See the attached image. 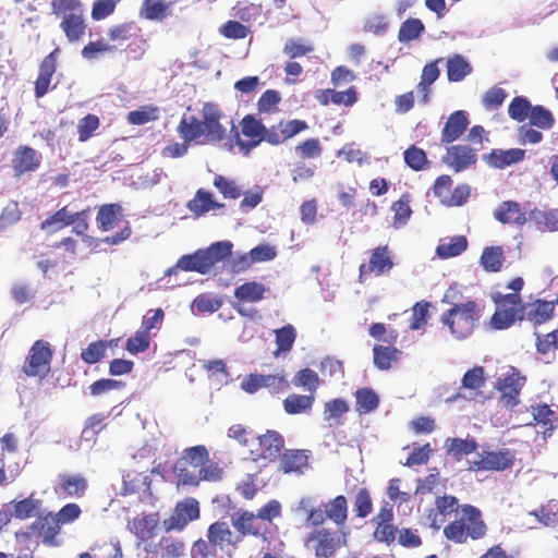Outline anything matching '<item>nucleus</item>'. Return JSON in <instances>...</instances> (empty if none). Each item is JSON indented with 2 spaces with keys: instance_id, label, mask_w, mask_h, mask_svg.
<instances>
[{
  "instance_id": "nucleus-61",
  "label": "nucleus",
  "mask_w": 558,
  "mask_h": 558,
  "mask_svg": "<svg viewBox=\"0 0 558 558\" xmlns=\"http://www.w3.org/2000/svg\"><path fill=\"white\" fill-rule=\"evenodd\" d=\"M281 101V96L276 89L265 90L257 101L258 113L272 114L278 111V105Z\"/></svg>"
},
{
  "instance_id": "nucleus-32",
  "label": "nucleus",
  "mask_w": 558,
  "mask_h": 558,
  "mask_svg": "<svg viewBox=\"0 0 558 558\" xmlns=\"http://www.w3.org/2000/svg\"><path fill=\"white\" fill-rule=\"evenodd\" d=\"M123 209L118 203L101 205L96 216V225L100 232L113 230L122 220Z\"/></svg>"
},
{
  "instance_id": "nucleus-23",
  "label": "nucleus",
  "mask_w": 558,
  "mask_h": 558,
  "mask_svg": "<svg viewBox=\"0 0 558 558\" xmlns=\"http://www.w3.org/2000/svg\"><path fill=\"white\" fill-rule=\"evenodd\" d=\"M310 454L305 449H284L277 459L278 471L283 474H303L310 468Z\"/></svg>"
},
{
  "instance_id": "nucleus-21",
  "label": "nucleus",
  "mask_w": 558,
  "mask_h": 558,
  "mask_svg": "<svg viewBox=\"0 0 558 558\" xmlns=\"http://www.w3.org/2000/svg\"><path fill=\"white\" fill-rule=\"evenodd\" d=\"M476 151L468 145H452L447 148L442 162L454 172H461L476 163Z\"/></svg>"
},
{
  "instance_id": "nucleus-34",
  "label": "nucleus",
  "mask_w": 558,
  "mask_h": 558,
  "mask_svg": "<svg viewBox=\"0 0 558 558\" xmlns=\"http://www.w3.org/2000/svg\"><path fill=\"white\" fill-rule=\"evenodd\" d=\"M87 488L88 481L80 473L59 475V489L68 497L82 498L85 496Z\"/></svg>"
},
{
  "instance_id": "nucleus-63",
  "label": "nucleus",
  "mask_w": 558,
  "mask_h": 558,
  "mask_svg": "<svg viewBox=\"0 0 558 558\" xmlns=\"http://www.w3.org/2000/svg\"><path fill=\"white\" fill-rule=\"evenodd\" d=\"M354 512L357 518H366L373 511V500L367 488L362 487L357 490L354 500Z\"/></svg>"
},
{
  "instance_id": "nucleus-55",
  "label": "nucleus",
  "mask_w": 558,
  "mask_h": 558,
  "mask_svg": "<svg viewBox=\"0 0 558 558\" xmlns=\"http://www.w3.org/2000/svg\"><path fill=\"white\" fill-rule=\"evenodd\" d=\"M213 185L223 196L225 199H238L243 194L242 189L233 179L217 174L214 178Z\"/></svg>"
},
{
  "instance_id": "nucleus-35",
  "label": "nucleus",
  "mask_w": 558,
  "mask_h": 558,
  "mask_svg": "<svg viewBox=\"0 0 558 558\" xmlns=\"http://www.w3.org/2000/svg\"><path fill=\"white\" fill-rule=\"evenodd\" d=\"M525 157V151L521 148H510L507 150L493 149L484 157L486 162L494 168L504 169L511 165L522 161Z\"/></svg>"
},
{
  "instance_id": "nucleus-8",
  "label": "nucleus",
  "mask_w": 558,
  "mask_h": 558,
  "mask_svg": "<svg viewBox=\"0 0 558 558\" xmlns=\"http://www.w3.org/2000/svg\"><path fill=\"white\" fill-rule=\"evenodd\" d=\"M526 377L515 367L496 380L495 388L499 392V403L507 410H513L520 404V395L525 386Z\"/></svg>"
},
{
  "instance_id": "nucleus-26",
  "label": "nucleus",
  "mask_w": 558,
  "mask_h": 558,
  "mask_svg": "<svg viewBox=\"0 0 558 558\" xmlns=\"http://www.w3.org/2000/svg\"><path fill=\"white\" fill-rule=\"evenodd\" d=\"M159 525L160 515L158 512H153L134 517L129 521L128 527L141 543L146 544L157 534Z\"/></svg>"
},
{
  "instance_id": "nucleus-30",
  "label": "nucleus",
  "mask_w": 558,
  "mask_h": 558,
  "mask_svg": "<svg viewBox=\"0 0 558 558\" xmlns=\"http://www.w3.org/2000/svg\"><path fill=\"white\" fill-rule=\"evenodd\" d=\"M186 208L195 218L205 216L209 210H220L225 204L215 199L213 193L205 189H198L193 198L186 204Z\"/></svg>"
},
{
  "instance_id": "nucleus-25",
  "label": "nucleus",
  "mask_w": 558,
  "mask_h": 558,
  "mask_svg": "<svg viewBox=\"0 0 558 558\" xmlns=\"http://www.w3.org/2000/svg\"><path fill=\"white\" fill-rule=\"evenodd\" d=\"M41 163V155L27 145L19 146L12 157V169L15 177L36 171Z\"/></svg>"
},
{
  "instance_id": "nucleus-1",
  "label": "nucleus",
  "mask_w": 558,
  "mask_h": 558,
  "mask_svg": "<svg viewBox=\"0 0 558 558\" xmlns=\"http://www.w3.org/2000/svg\"><path fill=\"white\" fill-rule=\"evenodd\" d=\"M459 294L457 284L450 286L445 292L442 302L450 304L451 307L441 314L440 323L448 328L454 339L463 340L478 327L482 311L475 301L458 302Z\"/></svg>"
},
{
  "instance_id": "nucleus-15",
  "label": "nucleus",
  "mask_w": 558,
  "mask_h": 558,
  "mask_svg": "<svg viewBox=\"0 0 558 558\" xmlns=\"http://www.w3.org/2000/svg\"><path fill=\"white\" fill-rule=\"evenodd\" d=\"M206 537L210 538L221 551L227 550L229 554L235 551L242 543L241 534L235 530L232 531L229 523L223 520L211 523L207 529Z\"/></svg>"
},
{
  "instance_id": "nucleus-7",
  "label": "nucleus",
  "mask_w": 558,
  "mask_h": 558,
  "mask_svg": "<svg viewBox=\"0 0 558 558\" xmlns=\"http://www.w3.org/2000/svg\"><path fill=\"white\" fill-rule=\"evenodd\" d=\"M142 28L134 21L113 24L107 29L110 45L114 46V52L124 46L123 50L143 56L146 40L142 37Z\"/></svg>"
},
{
  "instance_id": "nucleus-17",
  "label": "nucleus",
  "mask_w": 558,
  "mask_h": 558,
  "mask_svg": "<svg viewBox=\"0 0 558 558\" xmlns=\"http://www.w3.org/2000/svg\"><path fill=\"white\" fill-rule=\"evenodd\" d=\"M268 288L257 281H248L240 284L234 289L235 302L232 304L233 308L242 316H251L247 314L245 304L257 303L265 299Z\"/></svg>"
},
{
  "instance_id": "nucleus-11",
  "label": "nucleus",
  "mask_w": 558,
  "mask_h": 558,
  "mask_svg": "<svg viewBox=\"0 0 558 558\" xmlns=\"http://www.w3.org/2000/svg\"><path fill=\"white\" fill-rule=\"evenodd\" d=\"M231 131L235 133V143L244 154H248L253 148L258 146L262 142H267V134L269 128H266L262 121L257 120L253 114H246L241 120V132L248 138V141H242L240 138L236 126L232 124Z\"/></svg>"
},
{
  "instance_id": "nucleus-14",
  "label": "nucleus",
  "mask_w": 558,
  "mask_h": 558,
  "mask_svg": "<svg viewBox=\"0 0 558 558\" xmlns=\"http://www.w3.org/2000/svg\"><path fill=\"white\" fill-rule=\"evenodd\" d=\"M514 453L509 449L484 451L478 460L469 462V471H504L512 468Z\"/></svg>"
},
{
  "instance_id": "nucleus-59",
  "label": "nucleus",
  "mask_w": 558,
  "mask_h": 558,
  "mask_svg": "<svg viewBox=\"0 0 558 558\" xmlns=\"http://www.w3.org/2000/svg\"><path fill=\"white\" fill-rule=\"evenodd\" d=\"M219 550L210 538H198L191 547V558H221Z\"/></svg>"
},
{
  "instance_id": "nucleus-53",
  "label": "nucleus",
  "mask_w": 558,
  "mask_h": 558,
  "mask_svg": "<svg viewBox=\"0 0 558 558\" xmlns=\"http://www.w3.org/2000/svg\"><path fill=\"white\" fill-rule=\"evenodd\" d=\"M425 31V26L420 19L410 17L405 20L399 28L398 40L408 44L417 39Z\"/></svg>"
},
{
  "instance_id": "nucleus-49",
  "label": "nucleus",
  "mask_w": 558,
  "mask_h": 558,
  "mask_svg": "<svg viewBox=\"0 0 558 558\" xmlns=\"http://www.w3.org/2000/svg\"><path fill=\"white\" fill-rule=\"evenodd\" d=\"M277 252L276 248L268 244H260L256 247L252 248L248 255H243L239 263L242 264V268L250 267L253 263L256 262H267L271 260L276 257Z\"/></svg>"
},
{
  "instance_id": "nucleus-31",
  "label": "nucleus",
  "mask_w": 558,
  "mask_h": 558,
  "mask_svg": "<svg viewBox=\"0 0 558 558\" xmlns=\"http://www.w3.org/2000/svg\"><path fill=\"white\" fill-rule=\"evenodd\" d=\"M151 478L143 472L130 471L123 475L122 487L120 494L130 496L135 494L150 495Z\"/></svg>"
},
{
  "instance_id": "nucleus-56",
  "label": "nucleus",
  "mask_w": 558,
  "mask_h": 558,
  "mask_svg": "<svg viewBox=\"0 0 558 558\" xmlns=\"http://www.w3.org/2000/svg\"><path fill=\"white\" fill-rule=\"evenodd\" d=\"M282 51L290 60H295L312 53L314 51V46L312 43L305 41L301 38H289L284 43Z\"/></svg>"
},
{
  "instance_id": "nucleus-42",
  "label": "nucleus",
  "mask_w": 558,
  "mask_h": 558,
  "mask_svg": "<svg viewBox=\"0 0 558 558\" xmlns=\"http://www.w3.org/2000/svg\"><path fill=\"white\" fill-rule=\"evenodd\" d=\"M314 401V395L292 393L283 400V409L286 413L291 415L308 413L313 408Z\"/></svg>"
},
{
  "instance_id": "nucleus-43",
  "label": "nucleus",
  "mask_w": 558,
  "mask_h": 558,
  "mask_svg": "<svg viewBox=\"0 0 558 558\" xmlns=\"http://www.w3.org/2000/svg\"><path fill=\"white\" fill-rule=\"evenodd\" d=\"M72 213L69 211L68 206H64L52 215L48 216L41 223L40 229L48 233L58 232L72 225Z\"/></svg>"
},
{
  "instance_id": "nucleus-54",
  "label": "nucleus",
  "mask_w": 558,
  "mask_h": 558,
  "mask_svg": "<svg viewBox=\"0 0 558 558\" xmlns=\"http://www.w3.org/2000/svg\"><path fill=\"white\" fill-rule=\"evenodd\" d=\"M112 53H116L114 46L110 45L108 40L105 41L102 38L89 41L81 51L82 57L89 61L97 60L105 54Z\"/></svg>"
},
{
  "instance_id": "nucleus-48",
  "label": "nucleus",
  "mask_w": 558,
  "mask_h": 558,
  "mask_svg": "<svg viewBox=\"0 0 558 558\" xmlns=\"http://www.w3.org/2000/svg\"><path fill=\"white\" fill-rule=\"evenodd\" d=\"M472 72L471 64L460 54L447 61V75L450 82H460Z\"/></svg>"
},
{
  "instance_id": "nucleus-50",
  "label": "nucleus",
  "mask_w": 558,
  "mask_h": 558,
  "mask_svg": "<svg viewBox=\"0 0 558 558\" xmlns=\"http://www.w3.org/2000/svg\"><path fill=\"white\" fill-rule=\"evenodd\" d=\"M277 349L275 355L278 356L281 353H288L292 350L296 339V330L288 324L279 329L275 330Z\"/></svg>"
},
{
  "instance_id": "nucleus-36",
  "label": "nucleus",
  "mask_w": 558,
  "mask_h": 558,
  "mask_svg": "<svg viewBox=\"0 0 558 558\" xmlns=\"http://www.w3.org/2000/svg\"><path fill=\"white\" fill-rule=\"evenodd\" d=\"M480 445L474 437L447 438L446 451L454 461H461L464 457L477 451Z\"/></svg>"
},
{
  "instance_id": "nucleus-2",
  "label": "nucleus",
  "mask_w": 558,
  "mask_h": 558,
  "mask_svg": "<svg viewBox=\"0 0 558 558\" xmlns=\"http://www.w3.org/2000/svg\"><path fill=\"white\" fill-rule=\"evenodd\" d=\"M232 247L233 244L230 241H218L206 248H198L192 254H185L178 259L175 265L166 270L165 276L171 277L180 271L207 275L218 263L231 256Z\"/></svg>"
},
{
  "instance_id": "nucleus-9",
  "label": "nucleus",
  "mask_w": 558,
  "mask_h": 558,
  "mask_svg": "<svg viewBox=\"0 0 558 558\" xmlns=\"http://www.w3.org/2000/svg\"><path fill=\"white\" fill-rule=\"evenodd\" d=\"M53 350L46 340H36L29 349L23 372L29 377H46L51 369Z\"/></svg>"
},
{
  "instance_id": "nucleus-10",
  "label": "nucleus",
  "mask_w": 558,
  "mask_h": 558,
  "mask_svg": "<svg viewBox=\"0 0 558 558\" xmlns=\"http://www.w3.org/2000/svg\"><path fill=\"white\" fill-rule=\"evenodd\" d=\"M203 140L207 143H219L227 137V129L221 123L225 117L217 104L205 102L201 110Z\"/></svg>"
},
{
  "instance_id": "nucleus-62",
  "label": "nucleus",
  "mask_w": 558,
  "mask_h": 558,
  "mask_svg": "<svg viewBox=\"0 0 558 558\" xmlns=\"http://www.w3.org/2000/svg\"><path fill=\"white\" fill-rule=\"evenodd\" d=\"M100 120L96 114L88 113L77 123V135L81 143L87 142L99 128Z\"/></svg>"
},
{
  "instance_id": "nucleus-19",
  "label": "nucleus",
  "mask_w": 558,
  "mask_h": 558,
  "mask_svg": "<svg viewBox=\"0 0 558 558\" xmlns=\"http://www.w3.org/2000/svg\"><path fill=\"white\" fill-rule=\"evenodd\" d=\"M241 387L248 393H255L260 388H267L269 392L278 393L289 387V381L284 375L250 374L243 379Z\"/></svg>"
},
{
  "instance_id": "nucleus-40",
  "label": "nucleus",
  "mask_w": 558,
  "mask_h": 558,
  "mask_svg": "<svg viewBox=\"0 0 558 558\" xmlns=\"http://www.w3.org/2000/svg\"><path fill=\"white\" fill-rule=\"evenodd\" d=\"M60 27L70 43L78 41L86 31L83 12L80 11L75 14H65L60 23Z\"/></svg>"
},
{
  "instance_id": "nucleus-22",
  "label": "nucleus",
  "mask_w": 558,
  "mask_h": 558,
  "mask_svg": "<svg viewBox=\"0 0 558 558\" xmlns=\"http://www.w3.org/2000/svg\"><path fill=\"white\" fill-rule=\"evenodd\" d=\"M308 124L304 120H280L278 124L271 125L267 134V143L278 146L294 137L295 135L306 131Z\"/></svg>"
},
{
  "instance_id": "nucleus-52",
  "label": "nucleus",
  "mask_w": 558,
  "mask_h": 558,
  "mask_svg": "<svg viewBox=\"0 0 558 558\" xmlns=\"http://www.w3.org/2000/svg\"><path fill=\"white\" fill-rule=\"evenodd\" d=\"M349 411V404L344 399L337 398L325 403L324 418L330 425L342 423V416Z\"/></svg>"
},
{
  "instance_id": "nucleus-58",
  "label": "nucleus",
  "mask_w": 558,
  "mask_h": 558,
  "mask_svg": "<svg viewBox=\"0 0 558 558\" xmlns=\"http://www.w3.org/2000/svg\"><path fill=\"white\" fill-rule=\"evenodd\" d=\"M532 107L526 97L517 96L509 104L508 114L512 120L522 123L530 117Z\"/></svg>"
},
{
  "instance_id": "nucleus-28",
  "label": "nucleus",
  "mask_w": 558,
  "mask_h": 558,
  "mask_svg": "<svg viewBox=\"0 0 558 558\" xmlns=\"http://www.w3.org/2000/svg\"><path fill=\"white\" fill-rule=\"evenodd\" d=\"M555 302L537 299L524 304L523 319L534 324L543 325L554 317Z\"/></svg>"
},
{
  "instance_id": "nucleus-3",
  "label": "nucleus",
  "mask_w": 558,
  "mask_h": 558,
  "mask_svg": "<svg viewBox=\"0 0 558 558\" xmlns=\"http://www.w3.org/2000/svg\"><path fill=\"white\" fill-rule=\"evenodd\" d=\"M296 510L305 513V520L308 525L320 526L326 521H331L341 530L345 526L349 515L348 500L343 495H338L328 500L323 504V507H314L311 497H302Z\"/></svg>"
},
{
  "instance_id": "nucleus-20",
  "label": "nucleus",
  "mask_w": 558,
  "mask_h": 558,
  "mask_svg": "<svg viewBox=\"0 0 558 558\" xmlns=\"http://www.w3.org/2000/svg\"><path fill=\"white\" fill-rule=\"evenodd\" d=\"M146 558H180L184 555L185 544L183 541L163 536L157 543H146L143 546Z\"/></svg>"
},
{
  "instance_id": "nucleus-64",
  "label": "nucleus",
  "mask_w": 558,
  "mask_h": 558,
  "mask_svg": "<svg viewBox=\"0 0 558 558\" xmlns=\"http://www.w3.org/2000/svg\"><path fill=\"white\" fill-rule=\"evenodd\" d=\"M403 155L407 166L414 171L423 170L428 163L426 153L415 145H411L405 149Z\"/></svg>"
},
{
  "instance_id": "nucleus-45",
  "label": "nucleus",
  "mask_w": 558,
  "mask_h": 558,
  "mask_svg": "<svg viewBox=\"0 0 558 558\" xmlns=\"http://www.w3.org/2000/svg\"><path fill=\"white\" fill-rule=\"evenodd\" d=\"M481 265L488 272H497L505 263L504 250L501 246H487L483 250Z\"/></svg>"
},
{
  "instance_id": "nucleus-33",
  "label": "nucleus",
  "mask_w": 558,
  "mask_h": 558,
  "mask_svg": "<svg viewBox=\"0 0 558 558\" xmlns=\"http://www.w3.org/2000/svg\"><path fill=\"white\" fill-rule=\"evenodd\" d=\"M31 529L38 532L45 544L49 546H56L58 544L56 537L60 533L61 524L52 513L37 518L31 525Z\"/></svg>"
},
{
  "instance_id": "nucleus-6",
  "label": "nucleus",
  "mask_w": 558,
  "mask_h": 558,
  "mask_svg": "<svg viewBox=\"0 0 558 558\" xmlns=\"http://www.w3.org/2000/svg\"><path fill=\"white\" fill-rule=\"evenodd\" d=\"M496 310L490 317V326L497 330L508 329L523 320L524 303L519 293H496L493 296Z\"/></svg>"
},
{
  "instance_id": "nucleus-4",
  "label": "nucleus",
  "mask_w": 558,
  "mask_h": 558,
  "mask_svg": "<svg viewBox=\"0 0 558 558\" xmlns=\"http://www.w3.org/2000/svg\"><path fill=\"white\" fill-rule=\"evenodd\" d=\"M444 535L456 544H464L469 538L477 541L487 534V525L482 512L475 506L465 504L461 506L459 518L444 527Z\"/></svg>"
},
{
  "instance_id": "nucleus-46",
  "label": "nucleus",
  "mask_w": 558,
  "mask_h": 558,
  "mask_svg": "<svg viewBox=\"0 0 558 558\" xmlns=\"http://www.w3.org/2000/svg\"><path fill=\"white\" fill-rule=\"evenodd\" d=\"M468 248V240L464 235H456L447 242L440 243L436 248L439 258L447 259L462 254Z\"/></svg>"
},
{
  "instance_id": "nucleus-38",
  "label": "nucleus",
  "mask_w": 558,
  "mask_h": 558,
  "mask_svg": "<svg viewBox=\"0 0 558 558\" xmlns=\"http://www.w3.org/2000/svg\"><path fill=\"white\" fill-rule=\"evenodd\" d=\"M316 99L323 106H327L330 102L333 105L352 106L357 100V95L354 87H349L343 92H337L328 88L318 90Z\"/></svg>"
},
{
  "instance_id": "nucleus-13",
  "label": "nucleus",
  "mask_w": 558,
  "mask_h": 558,
  "mask_svg": "<svg viewBox=\"0 0 558 558\" xmlns=\"http://www.w3.org/2000/svg\"><path fill=\"white\" fill-rule=\"evenodd\" d=\"M393 260L387 245H381L371 251L368 263L359 267L360 282L365 281L369 276L380 277L389 274L393 268Z\"/></svg>"
},
{
  "instance_id": "nucleus-57",
  "label": "nucleus",
  "mask_w": 558,
  "mask_h": 558,
  "mask_svg": "<svg viewBox=\"0 0 558 558\" xmlns=\"http://www.w3.org/2000/svg\"><path fill=\"white\" fill-rule=\"evenodd\" d=\"M530 514L534 515L544 526H555L558 523V502L549 500Z\"/></svg>"
},
{
  "instance_id": "nucleus-60",
  "label": "nucleus",
  "mask_w": 558,
  "mask_h": 558,
  "mask_svg": "<svg viewBox=\"0 0 558 558\" xmlns=\"http://www.w3.org/2000/svg\"><path fill=\"white\" fill-rule=\"evenodd\" d=\"M529 119L531 125L542 130H549L555 123L551 112L541 105L532 107Z\"/></svg>"
},
{
  "instance_id": "nucleus-27",
  "label": "nucleus",
  "mask_w": 558,
  "mask_h": 558,
  "mask_svg": "<svg viewBox=\"0 0 558 558\" xmlns=\"http://www.w3.org/2000/svg\"><path fill=\"white\" fill-rule=\"evenodd\" d=\"M494 217L502 225H512L518 228L523 227L529 220L526 211L515 201L501 202L495 209Z\"/></svg>"
},
{
  "instance_id": "nucleus-12",
  "label": "nucleus",
  "mask_w": 558,
  "mask_h": 558,
  "mask_svg": "<svg viewBox=\"0 0 558 558\" xmlns=\"http://www.w3.org/2000/svg\"><path fill=\"white\" fill-rule=\"evenodd\" d=\"M199 518V504L195 498L179 501L171 514L162 521L166 532L182 531L190 522Z\"/></svg>"
},
{
  "instance_id": "nucleus-29",
  "label": "nucleus",
  "mask_w": 558,
  "mask_h": 558,
  "mask_svg": "<svg viewBox=\"0 0 558 558\" xmlns=\"http://www.w3.org/2000/svg\"><path fill=\"white\" fill-rule=\"evenodd\" d=\"M469 126L468 114L463 110L452 112L444 124L440 141L450 144L459 140Z\"/></svg>"
},
{
  "instance_id": "nucleus-37",
  "label": "nucleus",
  "mask_w": 558,
  "mask_h": 558,
  "mask_svg": "<svg viewBox=\"0 0 558 558\" xmlns=\"http://www.w3.org/2000/svg\"><path fill=\"white\" fill-rule=\"evenodd\" d=\"M41 501L34 497V493L22 500H12L7 502L10 507L13 519L15 520H27L35 517L40 508Z\"/></svg>"
},
{
  "instance_id": "nucleus-51",
  "label": "nucleus",
  "mask_w": 558,
  "mask_h": 558,
  "mask_svg": "<svg viewBox=\"0 0 558 558\" xmlns=\"http://www.w3.org/2000/svg\"><path fill=\"white\" fill-rule=\"evenodd\" d=\"M355 410L360 414L369 413L378 408L379 398L371 388H360L355 392Z\"/></svg>"
},
{
  "instance_id": "nucleus-44",
  "label": "nucleus",
  "mask_w": 558,
  "mask_h": 558,
  "mask_svg": "<svg viewBox=\"0 0 558 558\" xmlns=\"http://www.w3.org/2000/svg\"><path fill=\"white\" fill-rule=\"evenodd\" d=\"M177 131L185 143L203 138L202 121L194 116H183Z\"/></svg>"
},
{
  "instance_id": "nucleus-41",
  "label": "nucleus",
  "mask_w": 558,
  "mask_h": 558,
  "mask_svg": "<svg viewBox=\"0 0 558 558\" xmlns=\"http://www.w3.org/2000/svg\"><path fill=\"white\" fill-rule=\"evenodd\" d=\"M532 414V422L529 425H538L544 428L545 432H553L556 427L557 414L546 403H541L530 407Z\"/></svg>"
},
{
  "instance_id": "nucleus-39",
  "label": "nucleus",
  "mask_w": 558,
  "mask_h": 558,
  "mask_svg": "<svg viewBox=\"0 0 558 558\" xmlns=\"http://www.w3.org/2000/svg\"><path fill=\"white\" fill-rule=\"evenodd\" d=\"M401 353L393 345L375 344L373 348V363L379 371H389L398 363Z\"/></svg>"
},
{
  "instance_id": "nucleus-16",
  "label": "nucleus",
  "mask_w": 558,
  "mask_h": 558,
  "mask_svg": "<svg viewBox=\"0 0 558 558\" xmlns=\"http://www.w3.org/2000/svg\"><path fill=\"white\" fill-rule=\"evenodd\" d=\"M231 523L234 530L241 534L242 541L245 536L251 535L254 537L265 538L269 533L268 526L258 517L248 510L240 509L231 517Z\"/></svg>"
},
{
  "instance_id": "nucleus-24",
  "label": "nucleus",
  "mask_w": 558,
  "mask_h": 558,
  "mask_svg": "<svg viewBox=\"0 0 558 558\" xmlns=\"http://www.w3.org/2000/svg\"><path fill=\"white\" fill-rule=\"evenodd\" d=\"M59 53L60 49L56 48L41 60L34 87V94L36 98H41L48 93L52 76L57 71Z\"/></svg>"
},
{
  "instance_id": "nucleus-5",
  "label": "nucleus",
  "mask_w": 558,
  "mask_h": 558,
  "mask_svg": "<svg viewBox=\"0 0 558 558\" xmlns=\"http://www.w3.org/2000/svg\"><path fill=\"white\" fill-rule=\"evenodd\" d=\"M345 545V532L323 525L315 526L304 538V546L312 550L316 558H335Z\"/></svg>"
},
{
  "instance_id": "nucleus-18",
  "label": "nucleus",
  "mask_w": 558,
  "mask_h": 558,
  "mask_svg": "<svg viewBox=\"0 0 558 558\" xmlns=\"http://www.w3.org/2000/svg\"><path fill=\"white\" fill-rule=\"evenodd\" d=\"M257 439L259 448L256 451L251 450L253 460L277 461L284 447L283 436L276 430H267L265 434L259 435Z\"/></svg>"
},
{
  "instance_id": "nucleus-47",
  "label": "nucleus",
  "mask_w": 558,
  "mask_h": 558,
  "mask_svg": "<svg viewBox=\"0 0 558 558\" xmlns=\"http://www.w3.org/2000/svg\"><path fill=\"white\" fill-rule=\"evenodd\" d=\"M170 5L166 0H144L141 15L149 21L163 20L169 15Z\"/></svg>"
}]
</instances>
